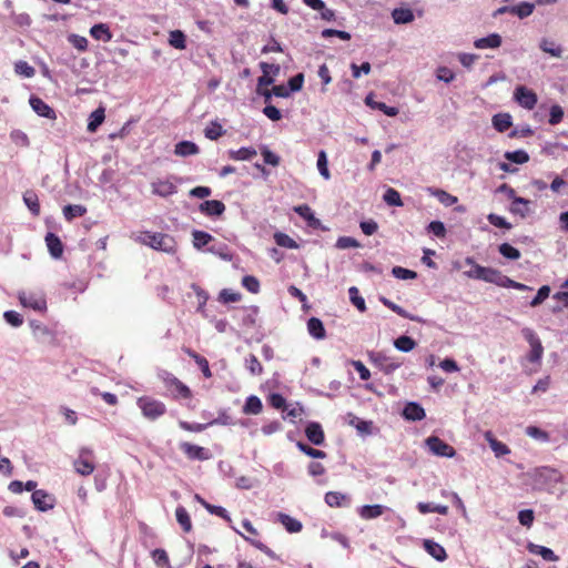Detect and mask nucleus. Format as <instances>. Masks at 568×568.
<instances>
[{
	"label": "nucleus",
	"instance_id": "obj_4",
	"mask_svg": "<svg viewBox=\"0 0 568 568\" xmlns=\"http://www.w3.org/2000/svg\"><path fill=\"white\" fill-rule=\"evenodd\" d=\"M22 306L38 312L47 311V298L42 291H21L18 294Z\"/></svg>",
	"mask_w": 568,
	"mask_h": 568
},
{
	"label": "nucleus",
	"instance_id": "obj_58",
	"mask_svg": "<svg viewBox=\"0 0 568 568\" xmlns=\"http://www.w3.org/2000/svg\"><path fill=\"white\" fill-rule=\"evenodd\" d=\"M317 169H318L321 175L325 180H328L331 178V173H329V170H328V166H327V156H326V153L324 151H321L318 153Z\"/></svg>",
	"mask_w": 568,
	"mask_h": 568
},
{
	"label": "nucleus",
	"instance_id": "obj_30",
	"mask_svg": "<svg viewBox=\"0 0 568 568\" xmlns=\"http://www.w3.org/2000/svg\"><path fill=\"white\" fill-rule=\"evenodd\" d=\"M528 550L531 554L539 555L546 561H558L559 557L550 549L545 546L529 544Z\"/></svg>",
	"mask_w": 568,
	"mask_h": 568
},
{
	"label": "nucleus",
	"instance_id": "obj_54",
	"mask_svg": "<svg viewBox=\"0 0 568 568\" xmlns=\"http://www.w3.org/2000/svg\"><path fill=\"white\" fill-rule=\"evenodd\" d=\"M152 558L156 566L164 568L170 566V559L164 549L158 548L152 551Z\"/></svg>",
	"mask_w": 568,
	"mask_h": 568
},
{
	"label": "nucleus",
	"instance_id": "obj_46",
	"mask_svg": "<svg viewBox=\"0 0 568 568\" xmlns=\"http://www.w3.org/2000/svg\"><path fill=\"white\" fill-rule=\"evenodd\" d=\"M169 43L175 48L183 50L186 47L185 34L180 30H174L170 32Z\"/></svg>",
	"mask_w": 568,
	"mask_h": 568
},
{
	"label": "nucleus",
	"instance_id": "obj_63",
	"mask_svg": "<svg viewBox=\"0 0 568 568\" xmlns=\"http://www.w3.org/2000/svg\"><path fill=\"white\" fill-rule=\"evenodd\" d=\"M392 273L395 277L399 280H413L416 278L417 276L416 272L410 271L408 268H404L402 266L393 267Z\"/></svg>",
	"mask_w": 568,
	"mask_h": 568
},
{
	"label": "nucleus",
	"instance_id": "obj_19",
	"mask_svg": "<svg viewBox=\"0 0 568 568\" xmlns=\"http://www.w3.org/2000/svg\"><path fill=\"white\" fill-rule=\"evenodd\" d=\"M329 507H345L349 504V497L339 491H328L324 497Z\"/></svg>",
	"mask_w": 568,
	"mask_h": 568
},
{
	"label": "nucleus",
	"instance_id": "obj_51",
	"mask_svg": "<svg viewBox=\"0 0 568 568\" xmlns=\"http://www.w3.org/2000/svg\"><path fill=\"white\" fill-rule=\"evenodd\" d=\"M204 134H205V138L214 141L224 134V130L220 123L211 122L210 125L206 126Z\"/></svg>",
	"mask_w": 568,
	"mask_h": 568
},
{
	"label": "nucleus",
	"instance_id": "obj_61",
	"mask_svg": "<svg viewBox=\"0 0 568 568\" xmlns=\"http://www.w3.org/2000/svg\"><path fill=\"white\" fill-rule=\"evenodd\" d=\"M526 434L535 439L540 440V442L549 440V434L547 432L540 429L537 426H528L526 428Z\"/></svg>",
	"mask_w": 568,
	"mask_h": 568
},
{
	"label": "nucleus",
	"instance_id": "obj_55",
	"mask_svg": "<svg viewBox=\"0 0 568 568\" xmlns=\"http://www.w3.org/2000/svg\"><path fill=\"white\" fill-rule=\"evenodd\" d=\"M349 298L352 303L357 307L358 311L364 312L366 311V304L365 300L359 295V292L357 287L352 286L348 290Z\"/></svg>",
	"mask_w": 568,
	"mask_h": 568
},
{
	"label": "nucleus",
	"instance_id": "obj_59",
	"mask_svg": "<svg viewBox=\"0 0 568 568\" xmlns=\"http://www.w3.org/2000/svg\"><path fill=\"white\" fill-rule=\"evenodd\" d=\"M487 220L491 225H494L496 227L506 229V230H510L513 227V225L509 222H507V220L505 217H503L498 214H495V213L488 214Z\"/></svg>",
	"mask_w": 568,
	"mask_h": 568
},
{
	"label": "nucleus",
	"instance_id": "obj_45",
	"mask_svg": "<svg viewBox=\"0 0 568 568\" xmlns=\"http://www.w3.org/2000/svg\"><path fill=\"white\" fill-rule=\"evenodd\" d=\"M23 201L34 215H38L40 213L39 199L33 191H27L23 194Z\"/></svg>",
	"mask_w": 568,
	"mask_h": 568
},
{
	"label": "nucleus",
	"instance_id": "obj_10",
	"mask_svg": "<svg viewBox=\"0 0 568 568\" xmlns=\"http://www.w3.org/2000/svg\"><path fill=\"white\" fill-rule=\"evenodd\" d=\"M180 449L191 460H201L202 462V460H207L211 457V454L206 448L187 443V442L181 443Z\"/></svg>",
	"mask_w": 568,
	"mask_h": 568
},
{
	"label": "nucleus",
	"instance_id": "obj_14",
	"mask_svg": "<svg viewBox=\"0 0 568 568\" xmlns=\"http://www.w3.org/2000/svg\"><path fill=\"white\" fill-rule=\"evenodd\" d=\"M423 547L425 551L437 561H445L447 559V552L440 544L432 539H425Z\"/></svg>",
	"mask_w": 568,
	"mask_h": 568
},
{
	"label": "nucleus",
	"instance_id": "obj_15",
	"mask_svg": "<svg viewBox=\"0 0 568 568\" xmlns=\"http://www.w3.org/2000/svg\"><path fill=\"white\" fill-rule=\"evenodd\" d=\"M305 435L314 445H322L325 440L323 428L318 423H310L305 428Z\"/></svg>",
	"mask_w": 568,
	"mask_h": 568
},
{
	"label": "nucleus",
	"instance_id": "obj_23",
	"mask_svg": "<svg viewBox=\"0 0 568 568\" xmlns=\"http://www.w3.org/2000/svg\"><path fill=\"white\" fill-rule=\"evenodd\" d=\"M307 331L310 335L316 339H324L326 336V331L323 325V322L317 317H311L307 321Z\"/></svg>",
	"mask_w": 568,
	"mask_h": 568
},
{
	"label": "nucleus",
	"instance_id": "obj_36",
	"mask_svg": "<svg viewBox=\"0 0 568 568\" xmlns=\"http://www.w3.org/2000/svg\"><path fill=\"white\" fill-rule=\"evenodd\" d=\"M175 517H176L178 523L180 524V526L182 527V529L185 532L191 531L192 521H191L187 510L183 506H179L175 509Z\"/></svg>",
	"mask_w": 568,
	"mask_h": 568
},
{
	"label": "nucleus",
	"instance_id": "obj_27",
	"mask_svg": "<svg viewBox=\"0 0 568 568\" xmlns=\"http://www.w3.org/2000/svg\"><path fill=\"white\" fill-rule=\"evenodd\" d=\"M105 110L102 106L95 109L89 116L87 130L91 133L95 132L98 128L104 122Z\"/></svg>",
	"mask_w": 568,
	"mask_h": 568
},
{
	"label": "nucleus",
	"instance_id": "obj_32",
	"mask_svg": "<svg viewBox=\"0 0 568 568\" xmlns=\"http://www.w3.org/2000/svg\"><path fill=\"white\" fill-rule=\"evenodd\" d=\"M294 212L307 221L310 226L316 227L320 224V221L314 216L312 209L307 204L294 206Z\"/></svg>",
	"mask_w": 568,
	"mask_h": 568
},
{
	"label": "nucleus",
	"instance_id": "obj_29",
	"mask_svg": "<svg viewBox=\"0 0 568 568\" xmlns=\"http://www.w3.org/2000/svg\"><path fill=\"white\" fill-rule=\"evenodd\" d=\"M200 152L199 146L191 141H181L178 144H175L174 153L178 156H189L194 155Z\"/></svg>",
	"mask_w": 568,
	"mask_h": 568
},
{
	"label": "nucleus",
	"instance_id": "obj_53",
	"mask_svg": "<svg viewBox=\"0 0 568 568\" xmlns=\"http://www.w3.org/2000/svg\"><path fill=\"white\" fill-rule=\"evenodd\" d=\"M499 253L508 260H518L521 256L520 251L508 243L499 245Z\"/></svg>",
	"mask_w": 568,
	"mask_h": 568
},
{
	"label": "nucleus",
	"instance_id": "obj_50",
	"mask_svg": "<svg viewBox=\"0 0 568 568\" xmlns=\"http://www.w3.org/2000/svg\"><path fill=\"white\" fill-rule=\"evenodd\" d=\"M207 251L227 262L232 261L233 258V255L226 244L212 245L207 248Z\"/></svg>",
	"mask_w": 568,
	"mask_h": 568
},
{
	"label": "nucleus",
	"instance_id": "obj_31",
	"mask_svg": "<svg viewBox=\"0 0 568 568\" xmlns=\"http://www.w3.org/2000/svg\"><path fill=\"white\" fill-rule=\"evenodd\" d=\"M393 20L396 24L409 23L414 20V13L407 8H396L392 12Z\"/></svg>",
	"mask_w": 568,
	"mask_h": 568
},
{
	"label": "nucleus",
	"instance_id": "obj_1",
	"mask_svg": "<svg viewBox=\"0 0 568 568\" xmlns=\"http://www.w3.org/2000/svg\"><path fill=\"white\" fill-rule=\"evenodd\" d=\"M135 241L140 244L148 245L153 250L164 253L176 252V242L174 237L166 233H152L149 231H142L136 234Z\"/></svg>",
	"mask_w": 568,
	"mask_h": 568
},
{
	"label": "nucleus",
	"instance_id": "obj_47",
	"mask_svg": "<svg viewBox=\"0 0 568 568\" xmlns=\"http://www.w3.org/2000/svg\"><path fill=\"white\" fill-rule=\"evenodd\" d=\"M296 446L302 453L312 458L324 459L327 456V454L324 450L313 448L310 445L304 444L302 442H298Z\"/></svg>",
	"mask_w": 568,
	"mask_h": 568
},
{
	"label": "nucleus",
	"instance_id": "obj_8",
	"mask_svg": "<svg viewBox=\"0 0 568 568\" xmlns=\"http://www.w3.org/2000/svg\"><path fill=\"white\" fill-rule=\"evenodd\" d=\"M425 443L428 449L436 456L454 457L456 455L455 448L437 436H429Z\"/></svg>",
	"mask_w": 568,
	"mask_h": 568
},
{
	"label": "nucleus",
	"instance_id": "obj_42",
	"mask_svg": "<svg viewBox=\"0 0 568 568\" xmlns=\"http://www.w3.org/2000/svg\"><path fill=\"white\" fill-rule=\"evenodd\" d=\"M429 194L436 196L443 204L449 206L455 204L458 200L456 196L440 189H428Z\"/></svg>",
	"mask_w": 568,
	"mask_h": 568
},
{
	"label": "nucleus",
	"instance_id": "obj_52",
	"mask_svg": "<svg viewBox=\"0 0 568 568\" xmlns=\"http://www.w3.org/2000/svg\"><path fill=\"white\" fill-rule=\"evenodd\" d=\"M14 71L19 75H23L26 78H32L36 74V70L31 67L27 61H18L14 64Z\"/></svg>",
	"mask_w": 568,
	"mask_h": 568
},
{
	"label": "nucleus",
	"instance_id": "obj_5",
	"mask_svg": "<svg viewBox=\"0 0 568 568\" xmlns=\"http://www.w3.org/2000/svg\"><path fill=\"white\" fill-rule=\"evenodd\" d=\"M93 459L94 454L91 448H81L78 458L73 462L75 471L81 476L91 475L95 469Z\"/></svg>",
	"mask_w": 568,
	"mask_h": 568
},
{
	"label": "nucleus",
	"instance_id": "obj_16",
	"mask_svg": "<svg viewBox=\"0 0 568 568\" xmlns=\"http://www.w3.org/2000/svg\"><path fill=\"white\" fill-rule=\"evenodd\" d=\"M45 244L48 246V250H49L50 254L54 258H60L62 256V254H63V244H62V242H61V240L59 239L58 235H55L54 233L49 232L45 235Z\"/></svg>",
	"mask_w": 568,
	"mask_h": 568
},
{
	"label": "nucleus",
	"instance_id": "obj_57",
	"mask_svg": "<svg viewBox=\"0 0 568 568\" xmlns=\"http://www.w3.org/2000/svg\"><path fill=\"white\" fill-rule=\"evenodd\" d=\"M376 361L379 363L385 373H392L400 366L399 363H395L390 357L385 355H378Z\"/></svg>",
	"mask_w": 568,
	"mask_h": 568
},
{
	"label": "nucleus",
	"instance_id": "obj_7",
	"mask_svg": "<svg viewBox=\"0 0 568 568\" xmlns=\"http://www.w3.org/2000/svg\"><path fill=\"white\" fill-rule=\"evenodd\" d=\"M175 181H178L175 176L155 179L151 182L152 193L161 197H168L175 194L178 192Z\"/></svg>",
	"mask_w": 568,
	"mask_h": 568
},
{
	"label": "nucleus",
	"instance_id": "obj_12",
	"mask_svg": "<svg viewBox=\"0 0 568 568\" xmlns=\"http://www.w3.org/2000/svg\"><path fill=\"white\" fill-rule=\"evenodd\" d=\"M31 499L38 510L47 511L53 508V497L42 489L34 490Z\"/></svg>",
	"mask_w": 568,
	"mask_h": 568
},
{
	"label": "nucleus",
	"instance_id": "obj_9",
	"mask_svg": "<svg viewBox=\"0 0 568 568\" xmlns=\"http://www.w3.org/2000/svg\"><path fill=\"white\" fill-rule=\"evenodd\" d=\"M514 98L520 106L527 110H532L538 101L537 94L525 85H519L515 89Z\"/></svg>",
	"mask_w": 568,
	"mask_h": 568
},
{
	"label": "nucleus",
	"instance_id": "obj_39",
	"mask_svg": "<svg viewBox=\"0 0 568 568\" xmlns=\"http://www.w3.org/2000/svg\"><path fill=\"white\" fill-rule=\"evenodd\" d=\"M535 9V4L530 2H521L517 6H513L510 9V13L519 17L520 19L529 17Z\"/></svg>",
	"mask_w": 568,
	"mask_h": 568
},
{
	"label": "nucleus",
	"instance_id": "obj_17",
	"mask_svg": "<svg viewBox=\"0 0 568 568\" xmlns=\"http://www.w3.org/2000/svg\"><path fill=\"white\" fill-rule=\"evenodd\" d=\"M260 68L263 71V75L257 79V89L267 88L274 82V78L268 75V68H274V74H277L280 72V65L261 62Z\"/></svg>",
	"mask_w": 568,
	"mask_h": 568
},
{
	"label": "nucleus",
	"instance_id": "obj_13",
	"mask_svg": "<svg viewBox=\"0 0 568 568\" xmlns=\"http://www.w3.org/2000/svg\"><path fill=\"white\" fill-rule=\"evenodd\" d=\"M199 210L207 216H220L225 211V205L219 200H206L202 202Z\"/></svg>",
	"mask_w": 568,
	"mask_h": 568
},
{
	"label": "nucleus",
	"instance_id": "obj_26",
	"mask_svg": "<svg viewBox=\"0 0 568 568\" xmlns=\"http://www.w3.org/2000/svg\"><path fill=\"white\" fill-rule=\"evenodd\" d=\"M90 34L93 39L103 41V42H109L112 39V33L110 31V28L105 23L94 24L90 29Z\"/></svg>",
	"mask_w": 568,
	"mask_h": 568
},
{
	"label": "nucleus",
	"instance_id": "obj_35",
	"mask_svg": "<svg viewBox=\"0 0 568 568\" xmlns=\"http://www.w3.org/2000/svg\"><path fill=\"white\" fill-rule=\"evenodd\" d=\"M85 213L87 207L80 204H69L63 207V215L68 221H72L75 217H81Z\"/></svg>",
	"mask_w": 568,
	"mask_h": 568
},
{
	"label": "nucleus",
	"instance_id": "obj_38",
	"mask_svg": "<svg viewBox=\"0 0 568 568\" xmlns=\"http://www.w3.org/2000/svg\"><path fill=\"white\" fill-rule=\"evenodd\" d=\"M192 236L193 245L197 250H201L203 246L207 245L213 240V236L210 233L200 230H194L192 232Z\"/></svg>",
	"mask_w": 568,
	"mask_h": 568
},
{
	"label": "nucleus",
	"instance_id": "obj_49",
	"mask_svg": "<svg viewBox=\"0 0 568 568\" xmlns=\"http://www.w3.org/2000/svg\"><path fill=\"white\" fill-rule=\"evenodd\" d=\"M505 159L517 164H524L529 161V155L524 150H517L505 153Z\"/></svg>",
	"mask_w": 568,
	"mask_h": 568
},
{
	"label": "nucleus",
	"instance_id": "obj_64",
	"mask_svg": "<svg viewBox=\"0 0 568 568\" xmlns=\"http://www.w3.org/2000/svg\"><path fill=\"white\" fill-rule=\"evenodd\" d=\"M564 110L560 105L556 104L550 108L549 124L556 125L562 121Z\"/></svg>",
	"mask_w": 568,
	"mask_h": 568
},
{
	"label": "nucleus",
	"instance_id": "obj_6",
	"mask_svg": "<svg viewBox=\"0 0 568 568\" xmlns=\"http://www.w3.org/2000/svg\"><path fill=\"white\" fill-rule=\"evenodd\" d=\"M163 384L174 398L189 399L192 397L191 389L173 374L165 373Z\"/></svg>",
	"mask_w": 568,
	"mask_h": 568
},
{
	"label": "nucleus",
	"instance_id": "obj_48",
	"mask_svg": "<svg viewBox=\"0 0 568 568\" xmlns=\"http://www.w3.org/2000/svg\"><path fill=\"white\" fill-rule=\"evenodd\" d=\"M383 199L390 206H403V201L399 192L393 187H388L386 190Z\"/></svg>",
	"mask_w": 568,
	"mask_h": 568
},
{
	"label": "nucleus",
	"instance_id": "obj_40",
	"mask_svg": "<svg viewBox=\"0 0 568 568\" xmlns=\"http://www.w3.org/2000/svg\"><path fill=\"white\" fill-rule=\"evenodd\" d=\"M540 49L549 53L551 57L560 58L562 53V49L560 45H558L555 41L549 39H542L540 42Z\"/></svg>",
	"mask_w": 568,
	"mask_h": 568
},
{
	"label": "nucleus",
	"instance_id": "obj_21",
	"mask_svg": "<svg viewBox=\"0 0 568 568\" xmlns=\"http://www.w3.org/2000/svg\"><path fill=\"white\" fill-rule=\"evenodd\" d=\"M484 436L497 457L508 455L510 453V449L508 448V446L506 444L497 440L490 430L486 432Z\"/></svg>",
	"mask_w": 568,
	"mask_h": 568
},
{
	"label": "nucleus",
	"instance_id": "obj_60",
	"mask_svg": "<svg viewBox=\"0 0 568 568\" xmlns=\"http://www.w3.org/2000/svg\"><path fill=\"white\" fill-rule=\"evenodd\" d=\"M242 285L251 293L260 292V282L255 276L246 275L242 278Z\"/></svg>",
	"mask_w": 568,
	"mask_h": 568
},
{
	"label": "nucleus",
	"instance_id": "obj_37",
	"mask_svg": "<svg viewBox=\"0 0 568 568\" xmlns=\"http://www.w3.org/2000/svg\"><path fill=\"white\" fill-rule=\"evenodd\" d=\"M262 409H263V404H262L261 399L257 396L252 395V396L247 397L244 408H243V412L245 414L257 415L262 412Z\"/></svg>",
	"mask_w": 568,
	"mask_h": 568
},
{
	"label": "nucleus",
	"instance_id": "obj_34",
	"mask_svg": "<svg viewBox=\"0 0 568 568\" xmlns=\"http://www.w3.org/2000/svg\"><path fill=\"white\" fill-rule=\"evenodd\" d=\"M529 203L530 201L524 197H515L510 206V212L526 217L529 213Z\"/></svg>",
	"mask_w": 568,
	"mask_h": 568
},
{
	"label": "nucleus",
	"instance_id": "obj_22",
	"mask_svg": "<svg viewBox=\"0 0 568 568\" xmlns=\"http://www.w3.org/2000/svg\"><path fill=\"white\" fill-rule=\"evenodd\" d=\"M277 519L291 534L300 532L303 528V525L300 520L291 517L287 514L278 513Z\"/></svg>",
	"mask_w": 568,
	"mask_h": 568
},
{
	"label": "nucleus",
	"instance_id": "obj_56",
	"mask_svg": "<svg viewBox=\"0 0 568 568\" xmlns=\"http://www.w3.org/2000/svg\"><path fill=\"white\" fill-rule=\"evenodd\" d=\"M274 240H275L276 244L280 246L287 247V248H296L297 247L296 242L285 233H281V232L275 233Z\"/></svg>",
	"mask_w": 568,
	"mask_h": 568
},
{
	"label": "nucleus",
	"instance_id": "obj_11",
	"mask_svg": "<svg viewBox=\"0 0 568 568\" xmlns=\"http://www.w3.org/2000/svg\"><path fill=\"white\" fill-rule=\"evenodd\" d=\"M29 102H30L32 110L38 115L50 119V120L57 119L55 111L48 103H45L41 98L31 97Z\"/></svg>",
	"mask_w": 568,
	"mask_h": 568
},
{
	"label": "nucleus",
	"instance_id": "obj_28",
	"mask_svg": "<svg viewBox=\"0 0 568 568\" xmlns=\"http://www.w3.org/2000/svg\"><path fill=\"white\" fill-rule=\"evenodd\" d=\"M379 301L386 306L388 307L389 310H392L393 312H395L397 315L404 317V318H408L410 321H414V322H418V323H422V318L418 317V316H415V315H412L409 314L407 311H405L402 306L395 304L394 302H392L390 300L386 298V297H381Z\"/></svg>",
	"mask_w": 568,
	"mask_h": 568
},
{
	"label": "nucleus",
	"instance_id": "obj_44",
	"mask_svg": "<svg viewBox=\"0 0 568 568\" xmlns=\"http://www.w3.org/2000/svg\"><path fill=\"white\" fill-rule=\"evenodd\" d=\"M394 346L400 352H410L416 347V342L409 336H399L394 341Z\"/></svg>",
	"mask_w": 568,
	"mask_h": 568
},
{
	"label": "nucleus",
	"instance_id": "obj_24",
	"mask_svg": "<svg viewBox=\"0 0 568 568\" xmlns=\"http://www.w3.org/2000/svg\"><path fill=\"white\" fill-rule=\"evenodd\" d=\"M229 158L234 161H248L256 156L257 152L252 146H243L239 150H230Z\"/></svg>",
	"mask_w": 568,
	"mask_h": 568
},
{
	"label": "nucleus",
	"instance_id": "obj_3",
	"mask_svg": "<svg viewBox=\"0 0 568 568\" xmlns=\"http://www.w3.org/2000/svg\"><path fill=\"white\" fill-rule=\"evenodd\" d=\"M521 335L528 342L530 346V351L527 354L528 362L532 364H540L542 355H544V346L541 344L540 338L535 333L534 329L529 327H525L521 329Z\"/></svg>",
	"mask_w": 568,
	"mask_h": 568
},
{
	"label": "nucleus",
	"instance_id": "obj_41",
	"mask_svg": "<svg viewBox=\"0 0 568 568\" xmlns=\"http://www.w3.org/2000/svg\"><path fill=\"white\" fill-rule=\"evenodd\" d=\"M245 366L248 369L250 374L253 376H258L263 374V366L254 354H250L245 358Z\"/></svg>",
	"mask_w": 568,
	"mask_h": 568
},
{
	"label": "nucleus",
	"instance_id": "obj_2",
	"mask_svg": "<svg viewBox=\"0 0 568 568\" xmlns=\"http://www.w3.org/2000/svg\"><path fill=\"white\" fill-rule=\"evenodd\" d=\"M136 405L140 408L142 415L148 420L154 422L165 415L166 413V405L152 397V396H141L136 399Z\"/></svg>",
	"mask_w": 568,
	"mask_h": 568
},
{
	"label": "nucleus",
	"instance_id": "obj_43",
	"mask_svg": "<svg viewBox=\"0 0 568 568\" xmlns=\"http://www.w3.org/2000/svg\"><path fill=\"white\" fill-rule=\"evenodd\" d=\"M348 424L355 427L361 434H369L372 429V422L362 420L353 414H348Z\"/></svg>",
	"mask_w": 568,
	"mask_h": 568
},
{
	"label": "nucleus",
	"instance_id": "obj_62",
	"mask_svg": "<svg viewBox=\"0 0 568 568\" xmlns=\"http://www.w3.org/2000/svg\"><path fill=\"white\" fill-rule=\"evenodd\" d=\"M535 519V514L532 509H524L518 513V520L520 525L530 528L532 526Z\"/></svg>",
	"mask_w": 568,
	"mask_h": 568
},
{
	"label": "nucleus",
	"instance_id": "obj_18",
	"mask_svg": "<svg viewBox=\"0 0 568 568\" xmlns=\"http://www.w3.org/2000/svg\"><path fill=\"white\" fill-rule=\"evenodd\" d=\"M403 416L407 420H422L425 418L426 414L424 408L417 403H408L403 410Z\"/></svg>",
	"mask_w": 568,
	"mask_h": 568
},
{
	"label": "nucleus",
	"instance_id": "obj_20",
	"mask_svg": "<svg viewBox=\"0 0 568 568\" xmlns=\"http://www.w3.org/2000/svg\"><path fill=\"white\" fill-rule=\"evenodd\" d=\"M386 507L383 505H364L358 509V515L366 520L382 516Z\"/></svg>",
	"mask_w": 568,
	"mask_h": 568
},
{
	"label": "nucleus",
	"instance_id": "obj_25",
	"mask_svg": "<svg viewBox=\"0 0 568 568\" xmlns=\"http://www.w3.org/2000/svg\"><path fill=\"white\" fill-rule=\"evenodd\" d=\"M501 44V37L498 33H491L485 38L477 39L474 42L475 48L477 49H496Z\"/></svg>",
	"mask_w": 568,
	"mask_h": 568
},
{
	"label": "nucleus",
	"instance_id": "obj_33",
	"mask_svg": "<svg viewBox=\"0 0 568 568\" xmlns=\"http://www.w3.org/2000/svg\"><path fill=\"white\" fill-rule=\"evenodd\" d=\"M493 125L498 132L507 131L511 125V116L508 113H498L493 116Z\"/></svg>",
	"mask_w": 568,
	"mask_h": 568
}]
</instances>
